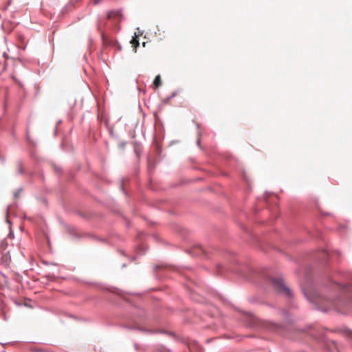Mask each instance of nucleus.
Here are the masks:
<instances>
[{"instance_id": "7ed1b4c3", "label": "nucleus", "mask_w": 352, "mask_h": 352, "mask_svg": "<svg viewBox=\"0 0 352 352\" xmlns=\"http://www.w3.org/2000/svg\"><path fill=\"white\" fill-rule=\"evenodd\" d=\"M121 12L119 10L111 11L108 13V19H119L121 17Z\"/></svg>"}, {"instance_id": "423d86ee", "label": "nucleus", "mask_w": 352, "mask_h": 352, "mask_svg": "<svg viewBox=\"0 0 352 352\" xmlns=\"http://www.w3.org/2000/svg\"><path fill=\"white\" fill-rule=\"evenodd\" d=\"M131 43L133 45V46L134 47L135 51H136V48L139 45V41H138V38L136 37L133 38Z\"/></svg>"}, {"instance_id": "39448f33", "label": "nucleus", "mask_w": 352, "mask_h": 352, "mask_svg": "<svg viewBox=\"0 0 352 352\" xmlns=\"http://www.w3.org/2000/svg\"><path fill=\"white\" fill-rule=\"evenodd\" d=\"M2 261L6 263V265H9L10 262V257L7 254H4L2 256Z\"/></svg>"}, {"instance_id": "20e7f679", "label": "nucleus", "mask_w": 352, "mask_h": 352, "mask_svg": "<svg viewBox=\"0 0 352 352\" xmlns=\"http://www.w3.org/2000/svg\"><path fill=\"white\" fill-rule=\"evenodd\" d=\"M153 85L157 88L162 85V80H161L160 75H157L155 76L154 81H153Z\"/></svg>"}, {"instance_id": "0eeeda50", "label": "nucleus", "mask_w": 352, "mask_h": 352, "mask_svg": "<svg viewBox=\"0 0 352 352\" xmlns=\"http://www.w3.org/2000/svg\"><path fill=\"white\" fill-rule=\"evenodd\" d=\"M21 192V189H19V190H16L14 193V197H19L20 196Z\"/></svg>"}, {"instance_id": "f257e3e1", "label": "nucleus", "mask_w": 352, "mask_h": 352, "mask_svg": "<svg viewBox=\"0 0 352 352\" xmlns=\"http://www.w3.org/2000/svg\"><path fill=\"white\" fill-rule=\"evenodd\" d=\"M274 284L278 292L287 294L288 296L290 295V290L285 285L283 280L275 279L274 280Z\"/></svg>"}, {"instance_id": "f03ea898", "label": "nucleus", "mask_w": 352, "mask_h": 352, "mask_svg": "<svg viewBox=\"0 0 352 352\" xmlns=\"http://www.w3.org/2000/svg\"><path fill=\"white\" fill-rule=\"evenodd\" d=\"M307 298L313 301L316 304H320L323 302L327 303V308H331L335 305V303L333 301L326 298L322 297L320 296H316L314 298H310L309 296H307Z\"/></svg>"}, {"instance_id": "6e6552de", "label": "nucleus", "mask_w": 352, "mask_h": 352, "mask_svg": "<svg viewBox=\"0 0 352 352\" xmlns=\"http://www.w3.org/2000/svg\"><path fill=\"white\" fill-rule=\"evenodd\" d=\"M92 1H94V4H98L100 1V0H92Z\"/></svg>"}]
</instances>
